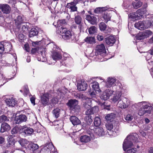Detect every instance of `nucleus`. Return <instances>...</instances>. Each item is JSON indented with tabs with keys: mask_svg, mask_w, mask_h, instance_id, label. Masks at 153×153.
<instances>
[{
	"mask_svg": "<svg viewBox=\"0 0 153 153\" xmlns=\"http://www.w3.org/2000/svg\"><path fill=\"white\" fill-rule=\"evenodd\" d=\"M137 135L134 133L130 134L124 140L123 144L124 151H125L127 149L133 146L134 142H137Z\"/></svg>",
	"mask_w": 153,
	"mask_h": 153,
	"instance_id": "1",
	"label": "nucleus"
},
{
	"mask_svg": "<svg viewBox=\"0 0 153 153\" xmlns=\"http://www.w3.org/2000/svg\"><path fill=\"white\" fill-rule=\"evenodd\" d=\"M138 105L141 107L138 111V114L140 116H143L146 113H150L152 108L145 102H139Z\"/></svg>",
	"mask_w": 153,
	"mask_h": 153,
	"instance_id": "2",
	"label": "nucleus"
},
{
	"mask_svg": "<svg viewBox=\"0 0 153 153\" xmlns=\"http://www.w3.org/2000/svg\"><path fill=\"white\" fill-rule=\"evenodd\" d=\"M58 33H60L62 38L65 40L69 39L71 41L75 40V36L65 28L61 27L59 29Z\"/></svg>",
	"mask_w": 153,
	"mask_h": 153,
	"instance_id": "3",
	"label": "nucleus"
},
{
	"mask_svg": "<svg viewBox=\"0 0 153 153\" xmlns=\"http://www.w3.org/2000/svg\"><path fill=\"white\" fill-rule=\"evenodd\" d=\"M123 91L124 90L123 88H120L119 89H117L115 92L114 96L111 99L115 103L119 101L121 99V97L122 93L123 92Z\"/></svg>",
	"mask_w": 153,
	"mask_h": 153,
	"instance_id": "4",
	"label": "nucleus"
},
{
	"mask_svg": "<svg viewBox=\"0 0 153 153\" xmlns=\"http://www.w3.org/2000/svg\"><path fill=\"white\" fill-rule=\"evenodd\" d=\"M114 91L111 88L107 89L101 95L100 98L102 100H106L109 98L114 93Z\"/></svg>",
	"mask_w": 153,
	"mask_h": 153,
	"instance_id": "5",
	"label": "nucleus"
},
{
	"mask_svg": "<svg viewBox=\"0 0 153 153\" xmlns=\"http://www.w3.org/2000/svg\"><path fill=\"white\" fill-rule=\"evenodd\" d=\"M129 104V102L128 99L124 98L122 100H120L117 104V106L121 108H125L127 107Z\"/></svg>",
	"mask_w": 153,
	"mask_h": 153,
	"instance_id": "6",
	"label": "nucleus"
},
{
	"mask_svg": "<svg viewBox=\"0 0 153 153\" xmlns=\"http://www.w3.org/2000/svg\"><path fill=\"white\" fill-rule=\"evenodd\" d=\"M95 50L96 53H97L98 54L102 55V56H104L105 54L106 51L103 44L97 46Z\"/></svg>",
	"mask_w": 153,
	"mask_h": 153,
	"instance_id": "7",
	"label": "nucleus"
},
{
	"mask_svg": "<svg viewBox=\"0 0 153 153\" xmlns=\"http://www.w3.org/2000/svg\"><path fill=\"white\" fill-rule=\"evenodd\" d=\"M116 79L111 77H108L106 81L105 86L107 88H111L115 85Z\"/></svg>",
	"mask_w": 153,
	"mask_h": 153,
	"instance_id": "8",
	"label": "nucleus"
},
{
	"mask_svg": "<svg viewBox=\"0 0 153 153\" xmlns=\"http://www.w3.org/2000/svg\"><path fill=\"white\" fill-rule=\"evenodd\" d=\"M51 45H53V50L54 51L52 53V55L53 59L54 60L61 59L62 58V56L61 54L55 51V50L54 49V48H57L56 45L53 43L51 44Z\"/></svg>",
	"mask_w": 153,
	"mask_h": 153,
	"instance_id": "9",
	"label": "nucleus"
},
{
	"mask_svg": "<svg viewBox=\"0 0 153 153\" xmlns=\"http://www.w3.org/2000/svg\"><path fill=\"white\" fill-rule=\"evenodd\" d=\"M27 118L25 115L21 114L15 117V121L16 123L19 124L21 122L25 121L27 120Z\"/></svg>",
	"mask_w": 153,
	"mask_h": 153,
	"instance_id": "10",
	"label": "nucleus"
},
{
	"mask_svg": "<svg viewBox=\"0 0 153 153\" xmlns=\"http://www.w3.org/2000/svg\"><path fill=\"white\" fill-rule=\"evenodd\" d=\"M0 9L4 13L8 14L11 10L10 7L7 4H1Z\"/></svg>",
	"mask_w": 153,
	"mask_h": 153,
	"instance_id": "11",
	"label": "nucleus"
},
{
	"mask_svg": "<svg viewBox=\"0 0 153 153\" xmlns=\"http://www.w3.org/2000/svg\"><path fill=\"white\" fill-rule=\"evenodd\" d=\"M74 1L67 4L66 7L71 10V12H75L77 11V7L76 6V4Z\"/></svg>",
	"mask_w": 153,
	"mask_h": 153,
	"instance_id": "12",
	"label": "nucleus"
},
{
	"mask_svg": "<svg viewBox=\"0 0 153 153\" xmlns=\"http://www.w3.org/2000/svg\"><path fill=\"white\" fill-rule=\"evenodd\" d=\"M87 84L85 81L82 82L80 83H78L77 88L78 90L80 91H84L87 88Z\"/></svg>",
	"mask_w": 153,
	"mask_h": 153,
	"instance_id": "13",
	"label": "nucleus"
},
{
	"mask_svg": "<svg viewBox=\"0 0 153 153\" xmlns=\"http://www.w3.org/2000/svg\"><path fill=\"white\" fill-rule=\"evenodd\" d=\"M10 128V126L8 124L4 123L1 124L0 131L1 133H4L9 131Z\"/></svg>",
	"mask_w": 153,
	"mask_h": 153,
	"instance_id": "14",
	"label": "nucleus"
},
{
	"mask_svg": "<svg viewBox=\"0 0 153 153\" xmlns=\"http://www.w3.org/2000/svg\"><path fill=\"white\" fill-rule=\"evenodd\" d=\"M116 41L114 37L113 36H110L107 37L105 39L106 43L111 46L115 43Z\"/></svg>",
	"mask_w": 153,
	"mask_h": 153,
	"instance_id": "15",
	"label": "nucleus"
},
{
	"mask_svg": "<svg viewBox=\"0 0 153 153\" xmlns=\"http://www.w3.org/2000/svg\"><path fill=\"white\" fill-rule=\"evenodd\" d=\"M45 150H46L48 152H53L54 151L55 149L52 143H46L44 148Z\"/></svg>",
	"mask_w": 153,
	"mask_h": 153,
	"instance_id": "16",
	"label": "nucleus"
},
{
	"mask_svg": "<svg viewBox=\"0 0 153 153\" xmlns=\"http://www.w3.org/2000/svg\"><path fill=\"white\" fill-rule=\"evenodd\" d=\"M93 131L95 134L99 136H102L104 134V130L102 128L98 127L95 128Z\"/></svg>",
	"mask_w": 153,
	"mask_h": 153,
	"instance_id": "17",
	"label": "nucleus"
},
{
	"mask_svg": "<svg viewBox=\"0 0 153 153\" xmlns=\"http://www.w3.org/2000/svg\"><path fill=\"white\" fill-rule=\"evenodd\" d=\"M5 102L9 106L13 107L16 104V101L15 99L13 98L11 99H7L5 100Z\"/></svg>",
	"mask_w": 153,
	"mask_h": 153,
	"instance_id": "18",
	"label": "nucleus"
},
{
	"mask_svg": "<svg viewBox=\"0 0 153 153\" xmlns=\"http://www.w3.org/2000/svg\"><path fill=\"white\" fill-rule=\"evenodd\" d=\"M70 120L72 124L74 126L79 125L81 123L80 120L75 116L71 117Z\"/></svg>",
	"mask_w": 153,
	"mask_h": 153,
	"instance_id": "19",
	"label": "nucleus"
},
{
	"mask_svg": "<svg viewBox=\"0 0 153 153\" xmlns=\"http://www.w3.org/2000/svg\"><path fill=\"white\" fill-rule=\"evenodd\" d=\"M48 95L47 94H45L42 96L41 101V103L44 105L47 104L48 102L49 99Z\"/></svg>",
	"mask_w": 153,
	"mask_h": 153,
	"instance_id": "20",
	"label": "nucleus"
},
{
	"mask_svg": "<svg viewBox=\"0 0 153 153\" xmlns=\"http://www.w3.org/2000/svg\"><path fill=\"white\" fill-rule=\"evenodd\" d=\"M91 140V136L87 135H83L80 138V141L82 143H87L89 142Z\"/></svg>",
	"mask_w": 153,
	"mask_h": 153,
	"instance_id": "21",
	"label": "nucleus"
},
{
	"mask_svg": "<svg viewBox=\"0 0 153 153\" xmlns=\"http://www.w3.org/2000/svg\"><path fill=\"white\" fill-rule=\"evenodd\" d=\"M129 18L133 19V20H136L140 19L141 17V14L137 12L136 13H131L129 16Z\"/></svg>",
	"mask_w": 153,
	"mask_h": 153,
	"instance_id": "22",
	"label": "nucleus"
},
{
	"mask_svg": "<svg viewBox=\"0 0 153 153\" xmlns=\"http://www.w3.org/2000/svg\"><path fill=\"white\" fill-rule=\"evenodd\" d=\"M78 104V101L76 100H71L69 101L68 103V106L71 108H74Z\"/></svg>",
	"mask_w": 153,
	"mask_h": 153,
	"instance_id": "23",
	"label": "nucleus"
},
{
	"mask_svg": "<svg viewBox=\"0 0 153 153\" xmlns=\"http://www.w3.org/2000/svg\"><path fill=\"white\" fill-rule=\"evenodd\" d=\"M134 26L136 28L140 30H143L145 28L144 21L140 22L135 23Z\"/></svg>",
	"mask_w": 153,
	"mask_h": 153,
	"instance_id": "24",
	"label": "nucleus"
},
{
	"mask_svg": "<svg viewBox=\"0 0 153 153\" xmlns=\"http://www.w3.org/2000/svg\"><path fill=\"white\" fill-rule=\"evenodd\" d=\"M86 19L92 25H94L96 23V18L93 16H91L88 15L86 16Z\"/></svg>",
	"mask_w": 153,
	"mask_h": 153,
	"instance_id": "25",
	"label": "nucleus"
},
{
	"mask_svg": "<svg viewBox=\"0 0 153 153\" xmlns=\"http://www.w3.org/2000/svg\"><path fill=\"white\" fill-rule=\"evenodd\" d=\"M24 129V132L27 135H31L34 132L33 129L30 127H25Z\"/></svg>",
	"mask_w": 153,
	"mask_h": 153,
	"instance_id": "26",
	"label": "nucleus"
},
{
	"mask_svg": "<svg viewBox=\"0 0 153 153\" xmlns=\"http://www.w3.org/2000/svg\"><path fill=\"white\" fill-rule=\"evenodd\" d=\"M86 101L85 102L84 106L86 108H89L91 107V105L92 99L87 98L86 99Z\"/></svg>",
	"mask_w": 153,
	"mask_h": 153,
	"instance_id": "27",
	"label": "nucleus"
},
{
	"mask_svg": "<svg viewBox=\"0 0 153 153\" xmlns=\"http://www.w3.org/2000/svg\"><path fill=\"white\" fill-rule=\"evenodd\" d=\"M85 42L89 44H93L95 43V38L94 37L88 36L85 39Z\"/></svg>",
	"mask_w": 153,
	"mask_h": 153,
	"instance_id": "28",
	"label": "nucleus"
},
{
	"mask_svg": "<svg viewBox=\"0 0 153 153\" xmlns=\"http://www.w3.org/2000/svg\"><path fill=\"white\" fill-rule=\"evenodd\" d=\"M107 10V8L105 7H98L96 8L94 10L95 13H100L103 12Z\"/></svg>",
	"mask_w": 153,
	"mask_h": 153,
	"instance_id": "29",
	"label": "nucleus"
},
{
	"mask_svg": "<svg viewBox=\"0 0 153 153\" xmlns=\"http://www.w3.org/2000/svg\"><path fill=\"white\" fill-rule=\"evenodd\" d=\"M92 87L94 90L95 91H99V86L98 83L97 82H94L92 83Z\"/></svg>",
	"mask_w": 153,
	"mask_h": 153,
	"instance_id": "30",
	"label": "nucleus"
},
{
	"mask_svg": "<svg viewBox=\"0 0 153 153\" xmlns=\"http://www.w3.org/2000/svg\"><path fill=\"white\" fill-rule=\"evenodd\" d=\"M38 34V32L37 30L35 28H32L29 32V36L31 37L36 36Z\"/></svg>",
	"mask_w": 153,
	"mask_h": 153,
	"instance_id": "31",
	"label": "nucleus"
},
{
	"mask_svg": "<svg viewBox=\"0 0 153 153\" xmlns=\"http://www.w3.org/2000/svg\"><path fill=\"white\" fill-rule=\"evenodd\" d=\"M15 23L16 25L19 26L23 22V19L21 16H18L17 18L15 20Z\"/></svg>",
	"mask_w": 153,
	"mask_h": 153,
	"instance_id": "32",
	"label": "nucleus"
},
{
	"mask_svg": "<svg viewBox=\"0 0 153 153\" xmlns=\"http://www.w3.org/2000/svg\"><path fill=\"white\" fill-rule=\"evenodd\" d=\"M115 115L114 113H111L108 114L105 117V119L108 121H111L115 117Z\"/></svg>",
	"mask_w": 153,
	"mask_h": 153,
	"instance_id": "33",
	"label": "nucleus"
},
{
	"mask_svg": "<svg viewBox=\"0 0 153 153\" xmlns=\"http://www.w3.org/2000/svg\"><path fill=\"white\" fill-rule=\"evenodd\" d=\"M94 125L96 126H98L101 124V121L100 118L98 117H96L94 119Z\"/></svg>",
	"mask_w": 153,
	"mask_h": 153,
	"instance_id": "34",
	"label": "nucleus"
},
{
	"mask_svg": "<svg viewBox=\"0 0 153 153\" xmlns=\"http://www.w3.org/2000/svg\"><path fill=\"white\" fill-rule=\"evenodd\" d=\"M75 23L77 24L80 25L82 22V19L79 16H76L75 18Z\"/></svg>",
	"mask_w": 153,
	"mask_h": 153,
	"instance_id": "35",
	"label": "nucleus"
},
{
	"mask_svg": "<svg viewBox=\"0 0 153 153\" xmlns=\"http://www.w3.org/2000/svg\"><path fill=\"white\" fill-rule=\"evenodd\" d=\"M97 28L95 26H92L88 29L89 33L90 34H94L97 32Z\"/></svg>",
	"mask_w": 153,
	"mask_h": 153,
	"instance_id": "36",
	"label": "nucleus"
},
{
	"mask_svg": "<svg viewBox=\"0 0 153 153\" xmlns=\"http://www.w3.org/2000/svg\"><path fill=\"white\" fill-rule=\"evenodd\" d=\"M111 16L110 14L108 13H105L103 16V18L107 22L110 20Z\"/></svg>",
	"mask_w": 153,
	"mask_h": 153,
	"instance_id": "37",
	"label": "nucleus"
},
{
	"mask_svg": "<svg viewBox=\"0 0 153 153\" xmlns=\"http://www.w3.org/2000/svg\"><path fill=\"white\" fill-rule=\"evenodd\" d=\"M45 48H43L42 49V50L40 51L41 55L42 58H41V60H42V62L45 61L46 60V59L45 58Z\"/></svg>",
	"mask_w": 153,
	"mask_h": 153,
	"instance_id": "38",
	"label": "nucleus"
},
{
	"mask_svg": "<svg viewBox=\"0 0 153 153\" xmlns=\"http://www.w3.org/2000/svg\"><path fill=\"white\" fill-rule=\"evenodd\" d=\"M85 119L88 125H90L92 122V120L90 116H87L85 118Z\"/></svg>",
	"mask_w": 153,
	"mask_h": 153,
	"instance_id": "39",
	"label": "nucleus"
},
{
	"mask_svg": "<svg viewBox=\"0 0 153 153\" xmlns=\"http://www.w3.org/2000/svg\"><path fill=\"white\" fill-rule=\"evenodd\" d=\"M29 147L32 151L37 149L39 148V146L37 144L35 143H31L29 144Z\"/></svg>",
	"mask_w": 153,
	"mask_h": 153,
	"instance_id": "40",
	"label": "nucleus"
},
{
	"mask_svg": "<svg viewBox=\"0 0 153 153\" xmlns=\"http://www.w3.org/2000/svg\"><path fill=\"white\" fill-rule=\"evenodd\" d=\"M60 110L59 108L54 109L53 111V114L56 118H58L59 116Z\"/></svg>",
	"mask_w": 153,
	"mask_h": 153,
	"instance_id": "41",
	"label": "nucleus"
},
{
	"mask_svg": "<svg viewBox=\"0 0 153 153\" xmlns=\"http://www.w3.org/2000/svg\"><path fill=\"white\" fill-rule=\"evenodd\" d=\"M152 34V33L149 30H146L143 33V36H145V37L147 38Z\"/></svg>",
	"mask_w": 153,
	"mask_h": 153,
	"instance_id": "42",
	"label": "nucleus"
},
{
	"mask_svg": "<svg viewBox=\"0 0 153 153\" xmlns=\"http://www.w3.org/2000/svg\"><path fill=\"white\" fill-rule=\"evenodd\" d=\"M142 5V2L140 1H138L137 2H134L133 3V6L135 9L138 8L140 7Z\"/></svg>",
	"mask_w": 153,
	"mask_h": 153,
	"instance_id": "43",
	"label": "nucleus"
},
{
	"mask_svg": "<svg viewBox=\"0 0 153 153\" xmlns=\"http://www.w3.org/2000/svg\"><path fill=\"white\" fill-rule=\"evenodd\" d=\"M9 121L8 118L5 115L0 116V123L4 122H7Z\"/></svg>",
	"mask_w": 153,
	"mask_h": 153,
	"instance_id": "44",
	"label": "nucleus"
},
{
	"mask_svg": "<svg viewBox=\"0 0 153 153\" xmlns=\"http://www.w3.org/2000/svg\"><path fill=\"white\" fill-rule=\"evenodd\" d=\"M133 118V117L130 114H128L125 117V119L128 122L131 121Z\"/></svg>",
	"mask_w": 153,
	"mask_h": 153,
	"instance_id": "45",
	"label": "nucleus"
},
{
	"mask_svg": "<svg viewBox=\"0 0 153 153\" xmlns=\"http://www.w3.org/2000/svg\"><path fill=\"white\" fill-rule=\"evenodd\" d=\"M144 22L145 28H148V27H150L152 25H153L151 22L149 21H144Z\"/></svg>",
	"mask_w": 153,
	"mask_h": 153,
	"instance_id": "46",
	"label": "nucleus"
},
{
	"mask_svg": "<svg viewBox=\"0 0 153 153\" xmlns=\"http://www.w3.org/2000/svg\"><path fill=\"white\" fill-rule=\"evenodd\" d=\"M107 129L110 131L113 128V126L112 123H107L105 125Z\"/></svg>",
	"mask_w": 153,
	"mask_h": 153,
	"instance_id": "47",
	"label": "nucleus"
},
{
	"mask_svg": "<svg viewBox=\"0 0 153 153\" xmlns=\"http://www.w3.org/2000/svg\"><path fill=\"white\" fill-rule=\"evenodd\" d=\"M99 27L101 30H105L106 28V25L103 22H101L99 25Z\"/></svg>",
	"mask_w": 153,
	"mask_h": 153,
	"instance_id": "48",
	"label": "nucleus"
},
{
	"mask_svg": "<svg viewBox=\"0 0 153 153\" xmlns=\"http://www.w3.org/2000/svg\"><path fill=\"white\" fill-rule=\"evenodd\" d=\"M15 142L10 141H7V143L6 144V146L7 148L12 147L14 145Z\"/></svg>",
	"mask_w": 153,
	"mask_h": 153,
	"instance_id": "49",
	"label": "nucleus"
},
{
	"mask_svg": "<svg viewBox=\"0 0 153 153\" xmlns=\"http://www.w3.org/2000/svg\"><path fill=\"white\" fill-rule=\"evenodd\" d=\"M19 131V129L17 127H14L11 131V133L12 134H15L17 133Z\"/></svg>",
	"mask_w": 153,
	"mask_h": 153,
	"instance_id": "50",
	"label": "nucleus"
},
{
	"mask_svg": "<svg viewBox=\"0 0 153 153\" xmlns=\"http://www.w3.org/2000/svg\"><path fill=\"white\" fill-rule=\"evenodd\" d=\"M137 12L141 15L145 13L146 12V10L145 8H143L137 10Z\"/></svg>",
	"mask_w": 153,
	"mask_h": 153,
	"instance_id": "51",
	"label": "nucleus"
},
{
	"mask_svg": "<svg viewBox=\"0 0 153 153\" xmlns=\"http://www.w3.org/2000/svg\"><path fill=\"white\" fill-rule=\"evenodd\" d=\"M27 141L25 139H22L19 141V143L22 146H24L25 144L27 143Z\"/></svg>",
	"mask_w": 153,
	"mask_h": 153,
	"instance_id": "52",
	"label": "nucleus"
},
{
	"mask_svg": "<svg viewBox=\"0 0 153 153\" xmlns=\"http://www.w3.org/2000/svg\"><path fill=\"white\" fill-rule=\"evenodd\" d=\"M65 21L64 20H59L57 21V27H60V26L65 24Z\"/></svg>",
	"mask_w": 153,
	"mask_h": 153,
	"instance_id": "53",
	"label": "nucleus"
},
{
	"mask_svg": "<svg viewBox=\"0 0 153 153\" xmlns=\"http://www.w3.org/2000/svg\"><path fill=\"white\" fill-rule=\"evenodd\" d=\"M136 149L135 148H132L131 149H128L126 153H136Z\"/></svg>",
	"mask_w": 153,
	"mask_h": 153,
	"instance_id": "54",
	"label": "nucleus"
},
{
	"mask_svg": "<svg viewBox=\"0 0 153 153\" xmlns=\"http://www.w3.org/2000/svg\"><path fill=\"white\" fill-rule=\"evenodd\" d=\"M143 33L138 34L137 36V39L139 40H140L144 39L145 38H146L145 37V36H143Z\"/></svg>",
	"mask_w": 153,
	"mask_h": 153,
	"instance_id": "55",
	"label": "nucleus"
},
{
	"mask_svg": "<svg viewBox=\"0 0 153 153\" xmlns=\"http://www.w3.org/2000/svg\"><path fill=\"white\" fill-rule=\"evenodd\" d=\"M91 110H92V111H93L92 112H93V114L97 112L99 110V108L97 106H95L92 108H91Z\"/></svg>",
	"mask_w": 153,
	"mask_h": 153,
	"instance_id": "56",
	"label": "nucleus"
},
{
	"mask_svg": "<svg viewBox=\"0 0 153 153\" xmlns=\"http://www.w3.org/2000/svg\"><path fill=\"white\" fill-rule=\"evenodd\" d=\"M91 108L88 109L85 111V114L88 116H90V114H93Z\"/></svg>",
	"mask_w": 153,
	"mask_h": 153,
	"instance_id": "57",
	"label": "nucleus"
},
{
	"mask_svg": "<svg viewBox=\"0 0 153 153\" xmlns=\"http://www.w3.org/2000/svg\"><path fill=\"white\" fill-rule=\"evenodd\" d=\"M97 39L100 41L102 40L103 39V37L101 34L100 33L98 34L97 36Z\"/></svg>",
	"mask_w": 153,
	"mask_h": 153,
	"instance_id": "58",
	"label": "nucleus"
},
{
	"mask_svg": "<svg viewBox=\"0 0 153 153\" xmlns=\"http://www.w3.org/2000/svg\"><path fill=\"white\" fill-rule=\"evenodd\" d=\"M25 38V36L22 34H20L18 35V38L20 41H22Z\"/></svg>",
	"mask_w": 153,
	"mask_h": 153,
	"instance_id": "59",
	"label": "nucleus"
},
{
	"mask_svg": "<svg viewBox=\"0 0 153 153\" xmlns=\"http://www.w3.org/2000/svg\"><path fill=\"white\" fill-rule=\"evenodd\" d=\"M7 141H10V140L11 141H13L15 142V140L13 139V135H10L7 138Z\"/></svg>",
	"mask_w": 153,
	"mask_h": 153,
	"instance_id": "60",
	"label": "nucleus"
},
{
	"mask_svg": "<svg viewBox=\"0 0 153 153\" xmlns=\"http://www.w3.org/2000/svg\"><path fill=\"white\" fill-rule=\"evenodd\" d=\"M51 102L53 103H56L58 101V98H53L51 99Z\"/></svg>",
	"mask_w": 153,
	"mask_h": 153,
	"instance_id": "61",
	"label": "nucleus"
},
{
	"mask_svg": "<svg viewBox=\"0 0 153 153\" xmlns=\"http://www.w3.org/2000/svg\"><path fill=\"white\" fill-rule=\"evenodd\" d=\"M40 41H36V42H32V45L34 47H36L37 45H39V44Z\"/></svg>",
	"mask_w": 153,
	"mask_h": 153,
	"instance_id": "62",
	"label": "nucleus"
},
{
	"mask_svg": "<svg viewBox=\"0 0 153 153\" xmlns=\"http://www.w3.org/2000/svg\"><path fill=\"white\" fill-rule=\"evenodd\" d=\"M5 139L4 137L0 136V144H3L5 142Z\"/></svg>",
	"mask_w": 153,
	"mask_h": 153,
	"instance_id": "63",
	"label": "nucleus"
},
{
	"mask_svg": "<svg viewBox=\"0 0 153 153\" xmlns=\"http://www.w3.org/2000/svg\"><path fill=\"white\" fill-rule=\"evenodd\" d=\"M4 48V45L1 44H0V53H1L3 51Z\"/></svg>",
	"mask_w": 153,
	"mask_h": 153,
	"instance_id": "64",
	"label": "nucleus"
}]
</instances>
